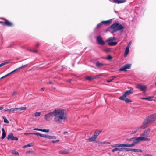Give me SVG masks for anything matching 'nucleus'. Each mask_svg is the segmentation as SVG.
<instances>
[{
    "label": "nucleus",
    "instance_id": "49530a36",
    "mask_svg": "<svg viewBox=\"0 0 156 156\" xmlns=\"http://www.w3.org/2000/svg\"><path fill=\"white\" fill-rule=\"evenodd\" d=\"M30 51L34 53H37V50H30Z\"/></svg>",
    "mask_w": 156,
    "mask_h": 156
},
{
    "label": "nucleus",
    "instance_id": "4c0bfd02",
    "mask_svg": "<svg viewBox=\"0 0 156 156\" xmlns=\"http://www.w3.org/2000/svg\"><path fill=\"white\" fill-rule=\"evenodd\" d=\"M9 63H10V62H5L2 63L1 64H0V67H2V66H3L4 65L8 64Z\"/></svg>",
    "mask_w": 156,
    "mask_h": 156
},
{
    "label": "nucleus",
    "instance_id": "bb28decb",
    "mask_svg": "<svg viewBox=\"0 0 156 156\" xmlns=\"http://www.w3.org/2000/svg\"><path fill=\"white\" fill-rule=\"evenodd\" d=\"M96 78V77L94 76L92 77L90 76H87L85 77V79L88 80H91L92 79H95Z\"/></svg>",
    "mask_w": 156,
    "mask_h": 156
},
{
    "label": "nucleus",
    "instance_id": "58836bf2",
    "mask_svg": "<svg viewBox=\"0 0 156 156\" xmlns=\"http://www.w3.org/2000/svg\"><path fill=\"white\" fill-rule=\"evenodd\" d=\"M32 145L30 144H28L24 146L23 147V148H26L28 147H31L32 146Z\"/></svg>",
    "mask_w": 156,
    "mask_h": 156
},
{
    "label": "nucleus",
    "instance_id": "603ef678",
    "mask_svg": "<svg viewBox=\"0 0 156 156\" xmlns=\"http://www.w3.org/2000/svg\"><path fill=\"white\" fill-rule=\"evenodd\" d=\"M63 134H64V135H68V133L67 132V131H65V132H64L63 133Z\"/></svg>",
    "mask_w": 156,
    "mask_h": 156
},
{
    "label": "nucleus",
    "instance_id": "a19ab883",
    "mask_svg": "<svg viewBox=\"0 0 156 156\" xmlns=\"http://www.w3.org/2000/svg\"><path fill=\"white\" fill-rule=\"evenodd\" d=\"M3 119H4V122L6 123H9V121L7 120V119L5 117H3Z\"/></svg>",
    "mask_w": 156,
    "mask_h": 156
},
{
    "label": "nucleus",
    "instance_id": "338daca9",
    "mask_svg": "<svg viewBox=\"0 0 156 156\" xmlns=\"http://www.w3.org/2000/svg\"><path fill=\"white\" fill-rule=\"evenodd\" d=\"M4 108V107H0V110H2Z\"/></svg>",
    "mask_w": 156,
    "mask_h": 156
},
{
    "label": "nucleus",
    "instance_id": "9d476101",
    "mask_svg": "<svg viewBox=\"0 0 156 156\" xmlns=\"http://www.w3.org/2000/svg\"><path fill=\"white\" fill-rule=\"evenodd\" d=\"M130 68V65L129 64H127L123 66L119 70L120 71H124L126 70V69H129Z\"/></svg>",
    "mask_w": 156,
    "mask_h": 156
},
{
    "label": "nucleus",
    "instance_id": "39448f33",
    "mask_svg": "<svg viewBox=\"0 0 156 156\" xmlns=\"http://www.w3.org/2000/svg\"><path fill=\"white\" fill-rule=\"evenodd\" d=\"M111 146L112 147H132V145L131 144H115L111 145Z\"/></svg>",
    "mask_w": 156,
    "mask_h": 156
},
{
    "label": "nucleus",
    "instance_id": "412c9836",
    "mask_svg": "<svg viewBox=\"0 0 156 156\" xmlns=\"http://www.w3.org/2000/svg\"><path fill=\"white\" fill-rule=\"evenodd\" d=\"M32 134L35 135L37 136H39L44 138V134H41L38 133H33Z\"/></svg>",
    "mask_w": 156,
    "mask_h": 156
},
{
    "label": "nucleus",
    "instance_id": "09e8293b",
    "mask_svg": "<svg viewBox=\"0 0 156 156\" xmlns=\"http://www.w3.org/2000/svg\"><path fill=\"white\" fill-rule=\"evenodd\" d=\"M116 148L113 149L112 150V152H114L115 151H117Z\"/></svg>",
    "mask_w": 156,
    "mask_h": 156
},
{
    "label": "nucleus",
    "instance_id": "ea45409f",
    "mask_svg": "<svg viewBox=\"0 0 156 156\" xmlns=\"http://www.w3.org/2000/svg\"><path fill=\"white\" fill-rule=\"evenodd\" d=\"M11 152L14 154H17L18 155V153L15 150H12L11 151Z\"/></svg>",
    "mask_w": 156,
    "mask_h": 156
},
{
    "label": "nucleus",
    "instance_id": "c9c22d12",
    "mask_svg": "<svg viewBox=\"0 0 156 156\" xmlns=\"http://www.w3.org/2000/svg\"><path fill=\"white\" fill-rule=\"evenodd\" d=\"M41 112H35L34 114V115L35 117H38L40 116Z\"/></svg>",
    "mask_w": 156,
    "mask_h": 156
},
{
    "label": "nucleus",
    "instance_id": "37998d69",
    "mask_svg": "<svg viewBox=\"0 0 156 156\" xmlns=\"http://www.w3.org/2000/svg\"><path fill=\"white\" fill-rule=\"evenodd\" d=\"M116 151H122L124 150V148H116Z\"/></svg>",
    "mask_w": 156,
    "mask_h": 156
},
{
    "label": "nucleus",
    "instance_id": "20e7f679",
    "mask_svg": "<svg viewBox=\"0 0 156 156\" xmlns=\"http://www.w3.org/2000/svg\"><path fill=\"white\" fill-rule=\"evenodd\" d=\"M156 119V113H155L151 114L146 118V120L147 121V122L149 124L152 123Z\"/></svg>",
    "mask_w": 156,
    "mask_h": 156
},
{
    "label": "nucleus",
    "instance_id": "6e6552de",
    "mask_svg": "<svg viewBox=\"0 0 156 156\" xmlns=\"http://www.w3.org/2000/svg\"><path fill=\"white\" fill-rule=\"evenodd\" d=\"M96 39L97 42L99 44L104 45L105 44V42L101 36H98Z\"/></svg>",
    "mask_w": 156,
    "mask_h": 156
},
{
    "label": "nucleus",
    "instance_id": "4d7b16f0",
    "mask_svg": "<svg viewBox=\"0 0 156 156\" xmlns=\"http://www.w3.org/2000/svg\"><path fill=\"white\" fill-rule=\"evenodd\" d=\"M140 129H141V128H140V127H137L136 128V130H137V131H138V130Z\"/></svg>",
    "mask_w": 156,
    "mask_h": 156
},
{
    "label": "nucleus",
    "instance_id": "f8f14e48",
    "mask_svg": "<svg viewBox=\"0 0 156 156\" xmlns=\"http://www.w3.org/2000/svg\"><path fill=\"white\" fill-rule=\"evenodd\" d=\"M148 124H150L147 122V121L146 120H145L143 123L142 126H140L141 129H143L146 128L147 127Z\"/></svg>",
    "mask_w": 156,
    "mask_h": 156
},
{
    "label": "nucleus",
    "instance_id": "5701e85b",
    "mask_svg": "<svg viewBox=\"0 0 156 156\" xmlns=\"http://www.w3.org/2000/svg\"><path fill=\"white\" fill-rule=\"evenodd\" d=\"M5 25L9 26H12V24L9 21L6 20L5 21Z\"/></svg>",
    "mask_w": 156,
    "mask_h": 156
},
{
    "label": "nucleus",
    "instance_id": "a211bd4d",
    "mask_svg": "<svg viewBox=\"0 0 156 156\" xmlns=\"http://www.w3.org/2000/svg\"><path fill=\"white\" fill-rule=\"evenodd\" d=\"M114 2L117 3H123L125 2V0H113Z\"/></svg>",
    "mask_w": 156,
    "mask_h": 156
},
{
    "label": "nucleus",
    "instance_id": "6e6d98bb",
    "mask_svg": "<svg viewBox=\"0 0 156 156\" xmlns=\"http://www.w3.org/2000/svg\"><path fill=\"white\" fill-rule=\"evenodd\" d=\"M143 155L144 156H150L151 155L148 154H144Z\"/></svg>",
    "mask_w": 156,
    "mask_h": 156
},
{
    "label": "nucleus",
    "instance_id": "c85d7f7f",
    "mask_svg": "<svg viewBox=\"0 0 156 156\" xmlns=\"http://www.w3.org/2000/svg\"><path fill=\"white\" fill-rule=\"evenodd\" d=\"M115 38L114 37H110V38H108V39H107L106 40V41L107 42H110L111 41L115 40Z\"/></svg>",
    "mask_w": 156,
    "mask_h": 156
},
{
    "label": "nucleus",
    "instance_id": "bf43d9fd",
    "mask_svg": "<svg viewBox=\"0 0 156 156\" xmlns=\"http://www.w3.org/2000/svg\"><path fill=\"white\" fill-rule=\"evenodd\" d=\"M135 144H135V143H134L133 142L131 144V145H132V147L134 146Z\"/></svg>",
    "mask_w": 156,
    "mask_h": 156
},
{
    "label": "nucleus",
    "instance_id": "e2e57ef3",
    "mask_svg": "<svg viewBox=\"0 0 156 156\" xmlns=\"http://www.w3.org/2000/svg\"><path fill=\"white\" fill-rule=\"evenodd\" d=\"M39 45V43H37L36 44V46L37 47H38V46Z\"/></svg>",
    "mask_w": 156,
    "mask_h": 156
},
{
    "label": "nucleus",
    "instance_id": "3c124183",
    "mask_svg": "<svg viewBox=\"0 0 156 156\" xmlns=\"http://www.w3.org/2000/svg\"><path fill=\"white\" fill-rule=\"evenodd\" d=\"M0 23H1L3 25H5V22H3L2 21H0Z\"/></svg>",
    "mask_w": 156,
    "mask_h": 156
},
{
    "label": "nucleus",
    "instance_id": "69168bd1",
    "mask_svg": "<svg viewBox=\"0 0 156 156\" xmlns=\"http://www.w3.org/2000/svg\"><path fill=\"white\" fill-rule=\"evenodd\" d=\"M59 141V140L58 139L56 141H55V142H58Z\"/></svg>",
    "mask_w": 156,
    "mask_h": 156
},
{
    "label": "nucleus",
    "instance_id": "2f4dec72",
    "mask_svg": "<svg viewBox=\"0 0 156 156\" xmlns=\"http://www.w3.org/2000/svg\"><path fill=\"white\" fill-rule=\"evenodd\" d=\"M133 151L134 152H143V151L140 149H133Z\"/></svg>",
    "mask_w": 156,
    "mask_h": 156
},
{
    "label": "nucleus",
    "instance_id": "13d9d810",
    "mask_svg": "<svg viewBox=\"0 0 156 156\" xmlns=\"http://www.w3.org/2000/svg\"><path fill=\"white\" fill-rule=\"evenodd\" d=\"M24 133V134L25 135H27V134H32V133Z\"/></svg>",
    "mask_w": 156,
    "mask_h": 156
},
{
    "label": "nucleus",
    "instance_id": "473e14b6",
    "mask_svg": "<svg viewBox=\"0 0 156 156\" xmlns=\"http://www.w3.org/2000/svg\"><path fill=\"white\" fill-rule=\"evenodd\" d=\"M15 108L8 109L7 110H5V112H14L15 111Z\"/></svg>",
    "mask_w": 156,
    "mask_h": 156
},
{
    "label": "nucleus",
    "instance_id": "393cba45",
    "mask_svg": "<svg viewBox=\"0 0 156 156\" xmlns=\"http://www.w3.org/2000/svg\"><path fill=\"white\" fill-rule=\"evenodd\" d=\"M112 21V20H110L107 21H103L101 22V23L105 24H109L111 23Z\"/></svg>",
    "mask_w": 156,
    "mask_h": 156
},
{
    "label": "nucleus",
    "instance_id": "7ed1b4c3",
    "mask_svg": "<svg viewBox=\"0 0 156 156\" xmlns=\"http://www.w3.org/2000/svg\"><path fill=\"white\" fill-rule=\"evenodd\" d=\"M129 141H133L136 144H137L140 141H149L150 139L148 138H146L143 137H135L130 139Z\"/></svg>",
    "mask_w": 156,
    "mask_h": 156
},
{
    "label": "nucleus",
    "instance_id": "9b49d317",
    "mask_svg": "<svg viewBox=\"0 0 156 156\" xmlns=\"http://www.w3.org/2000/svg\"><path fill=\"white\" fill-rule=\"evenodd\" d=\"M123 28V26L121 24H119L118 23V24L117 26L116 27V28L115 29L113 30V32H114L118 30H121Z\"/></svg>",
    "mask_w": 156,
    "mask_h": 156
},
{
    "label": "nucleus",
    "instance_id": "1a4fd4ad",
    "mask_svg": "<svg viewBox=\"0 0 156 156\" xmlns=\"http://www.w3.org/2000/svg\"><path fill=\"white\" fill-rule=\"evenodd\" d=\"M7 139L8 140L11 139V140H15L17 141L18 140V138L13 136L12 133H10L8 135Z\"/></svg>",
    "mask_w": 156,
    "mask_h": 156
},
{
    "label": "nucleus",
    "instance_id": "c756f323",
    "mask_svg": "<svg viewBox=\"0 0 156 156\" xmlns=\"http://www.w3.org/2000/svg\"><path fill=\"white\" fill-rule=\"evenodd\" d=\"M117 44V43L116 42H108V44L109 45L111 46H115V45H116Z\"/></svg>",
    "mask_w": 156,
    "mask_h": 156
},
{
    "label": "nucleus",
    "instance_id": "aec40b11",
    "mask_svg": "<svg viewBox=\"0 0 156 156\" xmlns=\"http://www.w3.org/2000/svg\"><path fill=\"white\" fill-rule=\"evenodd\" d=\"M118 24V23H115L113 24L111 26V28L113 29V30L115 29L116 28V27L117 26Z\"/></svg>",
    "mask_w": 156,
    "mask_h": 156
},
{
    "label": "nucleus",
    "instance_id": "f03ea898",
    "mask_svg": "<svg viewBox=\"0 0 156 156\" xmlns=\"http://www.w3.org/2000/svg\"><path fill=\"white\" fill-rule=\"evenodd\" d=\"M133 89L132 88L129 90L126 91L119 98V99L121 100L124 101L126 103L131 102L132 101L129 98H127L126 97L133 93Z\"/></svg>",
    "mask_w": 156,
    "mask_h": 156
},
{
    "label": "nucleus",
    "instance_id": "6ab92c4d",
    "mask_svg": "<svg viewBox=\"0 0 156 156\" xmlns=\"http://www.w3.org/2000/svg\"><path fill=\"white\" fill-rule=\"evenodd\" d=\"M2 136L1 137L2 139H3L6 136V133L3 128L2 129Z\"/></svg>",
    "mask_w": 156,
    "mask_h": 156
},
{
    "label": "nucleus",
    "instance_id": "423d86ee",
    "mask_svg": "<svg viewBox=\"0 0 156 156\" xmlns=\"http://www.w3.org/2000/svg\"><path fill=\"white\" fill-rule=\"evenodd\" d=\"M137 88L140 89L141 90L145 92H146L147 89V86L146 85L142 84H139L136 85Z\"/></svg>",
    "mask_w": 156,
    "mask_h": 156
},
{
    "label": "nucleus",
    "instance_id": "774afa93",
    "mask_svg": "<svg viewBox=\"0 0 156 156\" xmlns=\"http://www.w3.org/2000/svg\"><path fill=\"white\" fill-rule=\"evenodd\" d=\"M52 142L53 143H56V142H55V141H54V140H53L52 141Z\"/></svg>",
    "mask_w": 156,
    "mask_h": 156
},
{
    "label": "nucleus",
    "instance_id": "e433bc0d",
    "mask_svg": "<svg viewBox=\"0 0 156 156\" xmlns=\"http://www.w3.org/2000/svg\"><path fill=\"white\" fill-rule=\"evenodd\" d=\"M14 73V72L12 71L11 72L7 74L6 75H5V76H4L2 77H1V79H3V78H4L5 77L11 74L12 73Z\"/></svg>",
    "mask_w": 156,
    "mask_h": 156
},
{
    "label": "nucleus",
    "instance_id": "dca6fc26",
    "mask_svg": "<svg viewBox=\"0 0 156 156\" xmlns=\"http://www.w3.org/2000/svg\"><path fill=\"white\" fill-rule=\"evenodd\" d=\"M97 138L94 135L91 137L89 138L87 140L89 142H94L96 141Z\"/></svg>",
    "mask_w": 156,
    "mask_h": 156
},
{
    "label": "nucleus",
    "instance_id": "f257e3e1",
    "mask_svg": "<svg viewBox=\"0 0 156 156\" xmlns=\"http://www.w3.org/2000/svg\"><path fill=\"white\" fill-rule=\"evenodd\" d=\"M53 117L54 122L58 124L62 123V121L66 118V111L62 109H56L45 115L44 119L47 121L50 120Z\"/></svg>",
    "mask_w": 156,
    "mask_h": 156
},
{
    "label": "nucleus",
    "instance_id": "a18cd8bd",
    "mask_svg": "<svg viewBox=\"0 0 156 156\" xmlns=\"http://www.w3.org/2000/svg\"><path fill=\"white\" fill-rule=\"evenodd\" d=\"M112 56L110 55H108L107 57V59L108 60H110L111 59H112Z\"/></svg>",
    "mask_w": 156,
    "mask_h": 156
},
{
    "label": "nucleus",
    "instance_id": "79ce46f5",
    "mask_svg": "<svg viewBox=\"0 0 156 156\" xmlns=\"http://www.w3.org/2000/svg\"><path fill=\"white\" fill-rule=\"evenodd\" d=\"M133 149L132 148H124V150H125L126 151H133Z\"/></svg>",
    "mask_w": 156,
    "mask_h": 156
},
{
    "label": "nucleus",
    "instance_id": "b1692460",
    "mask_svg": "<svg viewBox=\"0 0 156 156\" xmlns=\"http://www.w3.org/2000/svg\"><path fill=\"white\" fill-rule=\"evenodd\" d=\"M100 133L101 131H100L96 130L94 132V135L97 138Z\"/></svg>",
    "mask_w": 156,
    "mask_h": 156
},
{
    "label": "nucleus",
    "instance_id": "8fccbe9b",
    "mask_svg": "<svg viewBox=\"0 0 156 156\" xmlns=\"http://www.w3.org/2000/svg\"><path fill=\"white\" fill-rule=\"evenodd\" d=\"M102 23H101V22L100 23H99V24H98L97 25V27H101V25H102Z\"/></svg>",
    "mask_w": 156,
    "mask_h": 156
},
{
    "label": "nucleus",
    "instance_id": "de8ad7c7",
    "mask_svg": "<svg viewBox=\"0 0 156 156\" xmlns=\"http://www.w3.org/2000/svg\"><path fill=\"white\" fill-rule=\"evenodd\" d=\"M137 132V130H135L132 131L131 134H134L135 133Z\"/></svg>",
    "mask_w": 156,
    "mask_h": 156
},
{
    "label": "nucleus",
    "instance_id": "7c9ffc66",
    "mask_svg": "<svg viewBox=\"0 0 156 156\" xmlns=\"http://www.w3.org/2000/svg\"><path fill=\"white\" fill-rule=\"evenodd\" d=\"M27 66V65L26 64V65H23L22 66L20 67L19 68H17V69H15V70H13V72H15V71H17V70H18L19 69H20L23 68V67H25L26 66Z\"/></svg>",
    "mask_w": 156,
    "mask_h": 156
},
{
    "label": "nucleus",
    "instance_id": "cd10ccee",
    "mask_svg": "<svg viewBox=\"0 0 156 156\" xmlns=\"http://www.w3.org/2000/svg\"><path fill=\"white\" fill-rule=\"evenodd\" d=\"M116 78L115 76H111L110 78L107 80V81L109 83L112 81L114 78Z\"/></svg>",
    "mask_w": 156,
    "mask_h": 156
},
{
    "label": "nucleus",
    "instance_id": "5fc2aeb1",
    "mask_svg": "<svg viewBox=\"0 0 156 156\" xmlns=\"http://www.w3.org/2000/svg\"><path fill=\"white\" fill-rule=\"evenodd\" d=\"M17 94V92H14L12 93V96H14V95H16Z\"/></svg>",
    "mask_w": 156,
    "mask_h": 156
},
{
    "label": "nucleus",
    "instance_id": "a878e982",
    "mask_svg": "<svg viewBox=\"0 0 156 156\" xmlns=\"http://www.w3.org/2000/svg\"><path fill=\"white\" fill-rule=\"evenodd\" d=\"M27 109V108L25 107H23L21 108H15V111L17 110H25Z\"/></svg>",
    "mask_w": 156,
    "mask_h": 156
},
{
    "label": "nucleus",
    "instance_id": "2eb2a0df",
    "mask_svg": "<svg viewBox=\"0 0 156 156\" xmlns=\"http://www.w3.org/2000/svg\"><path fill=\"white\" fill-rule=\"evenodd\" d=\"M69 153V150L68 149H64L60 151L58 153L60 154H67Z\"/></svg>",
    "mask_w": 156,
    "mask_h": 156
},
{
    "label": "nucleus",
    "instance_id": "72a5a7b5",
    "mask_svg": "<svg viewBox=\"0 0 156 156\" xmlns=\"http://www.w3.org/2000/svg\"><path fill=\"white\" fill-rule=\"evenodd\" d=\"M44 138L48 139H51L52 136L48 135L46 134H44Z\"/></svg>",
    "mask_w": 156,
    "mask_h": 156
},
{
    "label": "nucleus",
    "instance_id": "0eeeda50",
    "mask_svg": "<svg viewBox=\"0 0 156 156\" xmlns=\"http://www.w3.org/2000/svg\"><path fill=\"white\" fill-rule=\"evenodd\" d=\"M150 129L149 128L147 129L146 130H145L144 131L143 133L141 135V136H140V137H143L146 138H147L149 135L150 133Z\"/></svg>",
    "mask_w": 156,
    "mask_h": 156
},
{
    "label": "nucleus",
    "instance_id": "4be33fe9",
    "mask_svg": "<svg viewBox=\"0 0 156 156\" xmlns=\"http://www.w3.org/2000/svg\"><path fill=\"white\" fill-rule=\"evenodd\" d=\"M104 65V64L100 63L99 62H97L96 63V66L98 67L102 66Z\"/></svg>",
    "mask_w": 156,
    "mask_h": 156
},
{
    "label": "nucleus",
    "instance_id": "f3484780",
    "mask_svg": "<svg viewBox=\"0 0 156 156\" xmlns=\"http://www.w3.org/2000/svg\"><path fill=\"white\" fill-rule=\"evenodd\" d=\"M129 45H127V46L126 48L125 53L124 54V56L125 57L129 53Z\"/></svg>",
    "mask_w": 156,
    "mask_h": 156
},
{
    "label": "nucleus",
    "instance_id": "052dcab7",
    "mask_svg": "<svg viewBox=\"0 0 156 156\" xmlns=\"http://www.w3.org/2000/svg\"><path fill=\"white\" fill-rule=\"evenodd\" d=\"M131 41H130V42L127 45H129V48L130 47V45L131 44Z\"/></svg>",
    "mask_w": 156,
    "mask_h": 156
},
{
    "label": "nucleus",
    "instance_id": "ddd939ff",
    "mask_svg": "<svg viewBox=\"0 0 156 156\" xmlns=\"http://www.w3.org/2000/svg\"><path fill=\"white\" fill-rule=\"evenodd\" d=\"M34 129V130H38V131H42V132H46V133H48L50 131V130L49 129H41L35 128L34 129Z\"/></svg>",
    "mask_w": 156,
    "mask_h": 156
},
{
    "label": "nucleus",
    "instance_id": "864d4df0",
    "mask_svg": "<svg viewBox=\"0 0 156 156\" xmlns=\"http://www.w3.org/2000/svg\"><path fill=\"white\" fill-rule=\"evenodd\" d=\"M56 138V137L54 136H52V139H55Z\"/></svg>",
    "mask_w": 156,
    "mask_h": 156
},
{
    "label": "nucleus",
    "instance_id": "c03bdc74",
    "mask_svg": "<svg viewBox=\"0 0 156 156\" xmlns=\"http://www.w3.org/2000/svg\"><path fill=\"white\" fill-rule=\"evenodd\" d=\"M110 49L109 48H107L104 49V51L106 52H108L110 51Z\"/></svg>",
    "mask_w": 156,
    "mask_h": 156
},
{
    "label": "nucleus",
    "instance_id": "f704fd0d",
    "mask_svg": "<svg viewBox=\"0 0 156 156\" xmlns=\"http://www.w3.org/2000/svg\"><path fill=\"white\" fill-rule=\"evenodd\" d=\"M152 97H150L147 98H142L141 99H145L148 100L149 101H151V99L152 98Z\"/></svg>",
    "mask_w": 156,
    "mask_h": 156
},
{
    "label": "nucleus",
    "instance_id": "0e129e2a",
    "mask_svg": "<svg viewBox=\"0 0 156 156\" xmlns=\"http://www.w3.org/2000/svg\"><path fill=\"white\" fill-rule=\"evenodd\" d=\"M41 91H43L44 90V88H42L41 89Z\"/></svg>",
    "mask_w": 156,
    "mask_h": 156
},
{
    "label": "nucleus",
    "instance_id": "4468645a",
    "mask_svg": "<svg viewBox=\"0 0 156 156\" xmlns=\"http://www.w3.org/2000/svg\"><path fill=\"white\" fill-rule=\"evenodd\" d=\"M98 143V144H110V143L108 141H104L99 142V141H97L96 142Z\"/></svg>",
    "mask_w": 156,
    "mask_h": 156
},
{
    "label": "nucleus",
    "instance_id": "680f3d73",
    "mask_svg": "<svg viewBox=\"0 0 156 156\" xmlns=\"http://www.w3.org/2000/svg\"><path fill=\"white\" fill-rule=\"evenodd\" d=\"M31 152H32V151H27V153H31Z\"/></svg>",
    "mask_w": 156,
    "mask_h": 156
}]
</instances>
